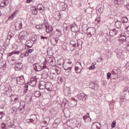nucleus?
<instances>
[{
    "mask_svg": "<svg viewBox=\"0 0 129 129\" xmlns=\"http://www.w3.org/2000/svg\"><path fill=\"white\" fill-rule=\"evenodd\" d=\"M20 51L14 50L8 54L7 61L10 65H15L17 61V55L20 54Z\"/></svg>",
    "mask_w": 129,
    "mask_h": 129,
    "instance_id": "nucleus-1",
    "label": "nucleus"
},
{
    "mask_svg": "<svg viewBox=\"0 0 129 129\" xmlns=\"http://www.w3.org/2000/svg\"><path fill=\"white\" fill-rule=\"evenodd\" d=\"M8 97L10 98V102L12 104H15V103H19L21 99L20 98V96L18 95H13L11 94L8 96Z\"/></svg>",
    "mask_w": 129,
    "mask_h": 129,
    "instance_id": "nucleus-2",
    "label": "nucleus"
},
{
    "mask_svg": "<svg viewBox=\"0 0 129 129\" xmlns=\"http://www.w3.org/2000/svg\"><path fill=\"white\" fill-rule=\"evenodd\" d=\"M26 121L27 123H33V124H35L38 121L37 116L35 114H32L30 116V119H27Z\"/></svg>",
    "mask_w": 129,
    "mask_h": 129,
    "instance_id": "nucleus-3",
    "label": "nucleus"
},
{
    "mask_svg": "<svg viewBox=\"0 0 129 129\" xmlns=\"http://www.w3.org/2000/svg\"><path fill=\"white\" fill-rule=\"evenodd\" d=\"M83 69V67H82V65L81 64V63L80 62H76L75 64V70L76 73H77L78 74H80V73H81L82 72V70Z\"/></svg>",
    "mask_w": 129,
    "mask_h": 129,
    "instance_id": "nucleus-4",
    "label": "nucleus"
},
{
    "mask_svg": "<svg viewBox=\"0 0 129 129\" xmlns=\"http://www.w3.org/2000/svg\"><path fill=\"white\" fill-rule=\"evenodd\" d=\"M44 66H46L44 64H40V63H36L33 64V68L35 71L39 72L43 70Z\"/></svg>",
    "mask_w": 129,
    "mask_h": 129,
    "instance_id": "nucleus-5",
    "label": "nucleus"
},
{
    "mask_svg": "<svg viewBox=\"0 0 129 129\" xmlns=\"http://www.w3.org/2000/svg\"><path fill=\"white\" fill-rule=\"evenodd\" d=\"M77 97L79 100H82V101H86L88 99V95L84 93L77 95Z\"/></svg>",
    "mask_w": 129,
    "mask_h": 129,
    "instance_id": "nucleus-6",
    "label": "nucleus"
},
{
    "mask_svg": "<svg viewBox=\"0 0 129 129\" xmlns=\"http://www.w3.org/2000/svg\"><path fill=\"white\" fill-rule=\"evenodd\" d=\"M12 110H13V113H16V114H20V113H24L25 110L22 109L20 107L17 108V107L13 106L12 107Z\"/></svg>",
    "mask_w": 129,
    "mask_h": 129,
    "instance_id": "nucleus-7",
    "label": "nucleus"
},
{
    "mask_svg": "<svg viewBox=\"0 0 129 129\" xmlns=\"http://www.w3.org/2000/svg\"><path fill=\"white\" fill-rule=\"evenodd\" d=\"M87 35L89 38H91L93 35L95 34V28L93 27H90L87 29Z\"/></svg>",
    "mask_w": 129,
    "mask_h": 129,
    "instance_id": "nucleus-8",
    "label": "nucleus"
},
{
    "mask_svg": "<svg viewBox=\"0 0 129 129\" xmlns=\"http://www.w3.org/2000/svg\"><path fill=\"white\" fill-rule=\"evenodd\" d=\"M16 82H17V84L19 85H23L25 83V78H24V76H21L14 79Z\"/></svg>",
    "mask_w": 129,
    "mask_h": 129,
    "instance_id": "nucleus-9",
    "label": "nucleus"
},
{
    "mask_svg": "<svg viewBox=\"0 0 129 129\" xmlns=\"http://www.w3.org/2000/svg\"><path fill=\"white\" fill-rule=\"evenodd\" d=\"M72 62L70 61L65 63L63 67L64 70H68V72L70 73L71 72V69H72Z\"/></svg>",
    "mask_w": 129,
    "mask_h": 129,
    "instance_id": "nucleus-10",
    "label": "nucleus"
},
{
    "mask_svg": "<svg viewBox=\"0 0 129 129\" xmlns=\"http://www.w3.org/2000/svg\"><path fill=\"white\" fill-rule=\"evenodd\" d=\"M38 80L36 77H32L30 79V81L28 83L29 85L32 86V87H35L37 84Z\"/></svg>",
    "mask_w": 129,
    "mask_h": 129,
    "instance_id": "nucleus-11",
    "label": "nucleus"
},
{
    "mask_svg": "<svg viewBox=\"0 0 129 129\" xmlns=\"http://www.w3.org/2000/svg\"><path fill=\"white\" fill-rule=\"evenodd\" d=\"M0 87L1 89L4 90L6 93H8V92L12 93V87H11V86L8 85L6 87L4 85H2Z\"/></svg>",
    "mask_w": 129,
    "mask_h": 129,
    "instance_id": "nucleus-12",
    "label": "nucleus"
},
{
    "mask_svg": "<svg viewBox=\"0 0 129 129\" xmlns=\"http://www.w3.org/2000/svg\"><path fill=\"white\" fill-rule=\"evenodd\" d=\"M42 70H43V72L42 74V77L47 78L49 76V74L48 73V72H49V68H48V67L45 66Z\"/></svg>",
    "mask_w": 129,
    "mask_h": 129,
    "instance_id": "nucleus-13",
    "label": "nucleus"
},
{
    "mask_svg": "<svg viewBox=\"0 0 129 129\" xmlns=\"http://www.w3.org/2000/svg\"><path fill=\"white\" fill-rule=\"evenodd\" d=\"M69 49L72 51H74L76 49V42L74 40H71L69 44Z\"/></svg>",
    "mask_w": 129,
    "mask_h": 129,
    "instance_id": "nucleus-14",
    "label": "nucleus"
},
{
    "mask_svg": "<svg viewBox=\"0 0 129 129\" xmlns=\"http://www.w3.org/2000/svg\"><path fill=\"white\" fill-rule=\"evenodd\" d=\"M116 53L117 54V58H118V59H119L120 58L123 57V55H124V53L125 52L123 51L122 50H121V49H117L116 50Z\"/></svg>",
    "mask_w": 129,
    "mask_h": 129,
    "instance_id": "nucleus-15",
    "label": "nucleus"
},
{
    "mask_svg": "<svg viewBox=\"0 0 129 129\" xmlns=\"http://www.w3.org/2000/svg\"><path fill=\"white\" fill-rule=\"evenodd\" d=\"M70 105H69V106H70V107H75V106L77 105V100L74 98H72L70 99Z\"/></svg>",
    "mask_w": 129,
    "mask_h": 129,
    "instance_id": "nucleus-16",
    "label": "nucleus"
},
{
    "mask_svg": "<svg viewBox=\"0 0 129 129\" xmlns=\"http://www.w3.org/2000/svg\"><path fill=\"white\" fill-rule=\"evenodd\" d=\"M102 38L103 42L105 43L110 39V36L108 35V33H103L102 35Z\"/></svg>",
    "mask_w": 129,
    "mask_h": 129,
    "instance_id": "nucleus-17",
    "label": "nucleus"
},
{
    "mask_svg": "<svg viewBox=\"0 0 129 129\" xmlns=\"http://www.w3.org/2000/svg\"><path fill=\"white\" fill-rule=\"evenodd\" d=\"M43 25L45 26L46 33H51L53 32V27L51 25L46 24H42Z\"/></svg>",
    "mask_w": 129,
    "mask_h": 129,
    "instance_id": "nucleus-18",
    "label": "nucleus"
},
{
    "mask_svg": "<svg viewBox=\"0 0 129 129\" xmlns=\"http://www.w3.org/2000/svg\"><path fill=\"white\" fill-rule=\"evenodd\" d=\"M15 69L16 71H20L23 68V63L20 62H17L15 63Z\"/></svg>",
    "mask_w": 129,
    "mask_h": 129,
    "instance_id": "nucleus-19",
    "label": "nucleus"
},
{
    "mask_svg": "<svg viewBox=\"0 0 129 129\" xmlns=\"http://www.w3.org/2000/svg\"><path fill=\"white\" fill-rule=\"evenodd\" d=\"M15 29L17 31H20L22 28H23V24L21 21H18L15 23Z\"/></svg>",
    "mask_w": 129,
    "mask_h": 129,
    "instance_id": "nucleus-20",
    "label": "nucleus"
},
{
    "mask_svg": "<svg viewBox=\"0 0 129 129\" xmlns=\"http://www.w3.org/2000/svg\"><path fill=\"white\" fill-rule=\"evenodd\" d=\"M46 85H47V84L46 83V82L44 81H40V84L39 86V89L41 90H44V89H46Z\"/></svg>",
    "mask_w": 129,
    "mask_h": 129,
    "instance_id": "nucleus-21",
    "label": "nucleus"
},
{
    "mask_svg": "<svg viewBox=\"0 0 129 129\" xmlns=\"http://www.w3.org/2000/svg\"><path fill=\"white\" fill-rule=\"evenodd\" d=\"M100 127L101 125L98 122H94L92 125V129H100Z\"/></svg>",
    "mask_w": 129,
    "mask_h": 129,
    "instance_id": "nucleus-22",
    "label": "nucleus"
},
{
    "mask_svg": "<svg viewBox=\"0 0 129 129\" xmlns=\"http://www.w3.org/2000/svg\"><path fill=\"white\" fill-rule=\"evenodd\" d=\"M33 44L35 43L29 39L26 42L25 48H32V47H33Z\"/></svg>",
    "mask_w": 129,
    "mask_h": 129,
    "instance_id": "nucleus-23",
    "label": "nucleus"
},
{
    "mask_svg": "<svg viewBox=\"0 0 129 129\" xmlns=\"http://www.w3.org/2000/svg\"><path fill=\"white\" fill-rule=\"evenodd\" d=\"M83 119L85 122H90L91 121V118L89 116V113H87V114L83 116Z\"/></svg>",
    "mask_w": 129,
    "mask_h": 129,
    "instance_id": "nucleus-24",
    "label": "nucleus"
},
{
    "mask_svg": "<svg viewBox=\"0 0 129 129\" xmlns=\"http://www.w3.org/2000/svg\"><path fill=\"white\" fill-rule=\"evenodd\" d=\"M31 11L33 15H37L38 14V9L37 8L34 6L31 7Z\"/></svg>",
    "mask_w": 129,
    "mask_h": 129,
    "instance_id": "nucleus-25",
    "label": "nucleus"
},
{
    "mask_svg": "<svg viewBox=\"0 0 129 129\" xmlns=\"http://www.w3.org/2000/svg\"><path fill=\"white\" fill-rule=\"evenodd\" d=\"M9 5V1L8 0H4L0 4V7L4 8V7H7Z\"/></svg>",
    "mask_w": 129,
    "mask_h": 129,
    "instance_id": "nucleus-26",
    "label": "nucleus"
},
{
    "mask_svg": "<svg viewBox=\"0 0 129 129\" xmlns=\"http://www.w3.org/2000/svg\"><path fill=\"white\" fill-rule=\"evenodd\" d=\"M20 57L25 58V57H28L29 56V53L27 51L23 52L22 51H20Z\"/></svg>",
    "mask_w": 129,
    "mask_h": 129,
    "instance_id": "nucleus-27",
    "label": "nucleus"
},
{
    "mask_svg": "<svg viewBox=\"0 0 129 129\" xmlns=\"http://www.w3.org/2000/svg\"><path fill=\"white\" fill-rule=\"evenodd\" d=\"M117 34V31L115 29L110 30L109 31V35L111 37H114Z\"/></svg>",
    "mask_w": 129,
    "mask_h": 129,
    "instance_id": "nucleus-28",
    "label": "nucleus"
},
{
    "mask_svg": "<svg viewBox=\"0 0 129 129\" xmlns=\"http://www.w3.org/2000/svg\"><path fill=\"white\" fill-rule=\"evenodd\" d=\"M59 39L58 38H54L50 40V43L52 44V45H53V46H55V45H57V43H58Z\"/></svg>",
    "mask_w": 129,
    "mask_h": 129,
    "instance_id": "nucleus-29",
    "label": "nucleus"
},
{
    "mask_svg": "<svg viewBox=\"0 0 129 129\" xmlns=\"http://www.w3.org/2000/svg\"><path fill=\"white\" fill-rule=\"evenodd\" d=\"M62 105H64V106H69V105H70V100L68 101L67 99H64L63 100Z\"/></svg>",
    "mask_w": 129,
    "mask_h": 129,
    "instance_id": "nucleus-30",
    "label": "nucleus"
},
{
    "mask_svg": "<svg viewBox=\"0 0 129 129\" xmlns=\"http://www.w3.org/2000/svg\"><path fill=\"white\" fill-rule=\"evenodd\" d=\"M45 89H46L47 91H52V85H51L50 83L46 84Z\"/></svg>",
    "mask_w": 129,
    "mask_h": 129,
    "instance_id": "nucleus-31",
    "label": "nucleus"
},
{
    "mask_svg": "<svg viewBox=\"0 0 129 129\" xmlns=\"http://www.w3.org/2000/svg\"><path fill=\"white\" fill-rule=\"evenodd\" d=\"M28 88H29L28 84H25L23 88V93H27L28 92Z\"/></svg>",
    "mask_w": 129,
    "mask_h": 129,
    "instance_id": "nucleus-32",
    "label": "nucleus"
},
{
    "mask_svg": "<svg viewBox=\"0 0 129 129\" xmlns=\"http://www.w3.org/2000/svg\"><path fill=\"white\" fill-rule=\"evenodd\" d=\"M59 123H60V118L56 119L54 120V122L53 123V126L57 127V126H58V124H59Z\"/></svg>",
    "mask_w": 129,
    "mask_h": 129,
    "instance_id": "nucleus-33",
    "label": "nucleus"
},
{
    "mask_svg": "<svg viewBox=\"0 0 129 129\" xmlns=\"http://www.w3.org/2000/svg\"><path fill=\"white\" fill-rule=\"evenodd\" d=\"M49 64L50 66H56V61L55 60V58L50 59V61H49Z\"/></svg>",
    "mask_w": 129,
    "mask_h": 129,
    "instance_id": "nucleus-34",
    "label": "nucleus"
},
{
    "mask_svg": "<svg viewBox=\"0 0 129 129\" xmlns=\"http://www.w3.org/2000/svg\"><path fill=\"white\" fill-rule=\"evenodd\" d=\"M82 44H83V42L81 40L77 41V47L79 49H81V48H82Z\"/></svg>",
    "mask_w": 129,
    "mask_h": 129,
    "instance_id": "nucleus-35",
    "label": "nucleus"
},
{
    "mask_svg": "<svg viewBox=\"0 0 129 129\" xmlns=\"http://www.w3.org/2000/svg\"><path fill=\"white\" fill-rule=\"evenodd\" d=\"M63 27H64V28H66V30L67 31H68V30H70V29H71V30H72V29H73L74 26L73 25V26H67V24L64 23L63 24Z\"/></svg>",
    "mask_w": 129,
    "mask_h": 129,
    "instance_id": "nucleus-36",
    "label": "nucleus"
},
{
    "mask_svg": "<svg viewBox=\"0 0 129 129\" xmlns=\"http://www.w3.org/2000/svg\"><path fill=\"white\" fill-rule=\"evenodd\" d=\"M115 26L117 29H119L121 27V22L120 21H117L115 22Z\"/></svg>",
    "mask_w": 129,
    "mask_h": 129,
    "instance_id": "nucleus-37",
    "label": "nucleus"
},
{
    "mask_svg": "<svg viewBox=\"0 0 129 129\" xmlns=\"http://www.w3.org/2000/svg\"><path fill=\"white\" fill-rule=\"evenodd\" d=\"M37 8L39 11H44L45 10V8H44V6L42 4H38Z\"/></svg>",
    "mask_w": 129,
    "mask_h": 129,
    "instance_id": "nucleus-38",
    "label": "nucleus"
},
{
    "mask_svg": "<svg viewBox=\"0 0 129 129\" xmlns=\"http://www.w3.org/2000/svg\"><path fill=\"white\" fill-rule=\"evenodd\" d=\"M26 105V103L25 102V101H21L20 102V108H22L23 109L25 110V106Z\"/></svg>",
    "mask_w": 129,
    "mask_h": 129,
    "instance_id": "nucleus-39",
    "label": "nucleus"
},
{
    "mask_svg": "<svg viewBox=\"0 0 129 129\" xmlns=\"http://www.w3.org/2000/svg\"><path fill=\"white\" fill-rule=\"evenodd\" d=\"M29 40L32 42L33 43H36L37 42V37L36 36H31V38H29Z\"/></svg>",
    "mask_w": 129,
    "mask_h": 129,
    "instance_id": "nucleus-40",
    "label": "nucleus"
},
{
    "mask_svg": "<svg viewBox=\"0 0 129 129\" xmlns=\"http://www.w3.org/2000/svg\"><path fill=\"white\" fill-rule=\"evenodd\" d=\"M57 63L59 66L62 65L63 67H64V64H65L64 63V59L61 58L58 60Z\"/></svg>",
    "mask_w": 129,
    "mask_h": 129,
    "instance_id": "nucleus-41",
    "label": "nucleus"
},
{
    "mask_svg": "<svg viewBox=\"0 0 129 129\" xmlns=\"http://www.w3.org/2000/svg\"><path fill=\"white\" fill-rule=\"evenodd\" d=\"M41 92H40V91H34V96H35V97H40L41 96Z\"/></svg>",
    "mask_w": 129,
    "mask_h": 129,
    "instance_id": "nucleus-42",
    "label": "nucleus"
},
{
    "mask_svg": "<svg viewBox=\"0 0 129 129\" xmlns=\"http://www.w3.org/2000/svg\"><path fill=\"white\" fill-rule=\"evenodd\" d=\"M113 1L116 5H121L123 3V0H113Z\"/></svg>",
    "mask_w": 129,
    "mask_h": 129,
    "instance_id": "nucleus-43",
    "label": "nucleus"
},
{
    "mask_svg": "<svg viewBox=\"0 0 129 129\" xmlns=\"http://www.w3.org/2000/svg\"><path fill=\"white\" fill-rule=\"evenodd\" d=\"M96 64V62H93L91 66L89 67V70H93V69H95V65Z\"/></svg>",
    "mask_w": 129,
    "mask_h": 129,
    "instance_id": "nucleus-44",
    "label": "nucleus"
},
{
    "mask_svg": "<svg viewBox=\"0 0 129 129\" xmlns=\"http://www.w3.org/2000/svg\"><path fill=\"white\" fill-rule=\"evenodd\" d=\"M9 37H10V39L11 38H13V37H14V36H15V31L10 30L9 33Z\"/></svg>",
    "mask_w": 129,
    "mask_h": 129,
    "instance_id": "nucleus-45",
    "label": "nucleus"
},
{
    "mask_svg": "<svg viewBox=\"0 0 129 129\" xmlns=\"http://www.w3.org/2000/svg\"><path fill=\"white\" fill-rule=\"evenodd\" d=\"M121 21L122 22V23H127V22H128V19H127V17H122L121 19Z\"/></svg>",
    "mask_w": 129,
    "mask_h": 129,
    "instance_id": "nucleus-46",
    "label": "nucleus"
},
{
    "mask_svg": "<svg viewBox=\"0 0 129 129\" xmlns=\"http://www.w3.org/2000/svg\"><path fill=\"white\" fill-rule=\"evenodd\" d=\"M57 83L58 84H61V83L63 82V79H62L61 77H58L57 79Z\"/></svg>",
    "mask_w": 129,
    "mask_h": 129,
    "instance_id": "nucleus-47",
    "label": "nucleus"
},
{
    "mask_svg": "<svg viewBox=\"0 0 129 129\" xmlns=\"http://www.w3.org/2000/svg\"><path fill=\"white\" fill-rule=\"evenodd\" d=\"M119 40L121 42H124L126 40V36H120Z\"/></svg>",
    "mask_w": 129,
    "mask_h": 129,
    "instance_id": "nucleus-48",
    "label": "nucleus"
},
{
    "mask_svg": "<svg viewBox=\"0 0 129 129\" xmlns=\"http://www.w3.org/2000/svg\"><path fill=\"white\" fill-rule=\"evenodd\" d=\"M62 48L64 51H66V50H68V49L67 48V43H63L62 44Z\"/></svg>",
    "mask_w": 129,
    "mask_h": 129,
    "instance_id": "nucleus-49",
    "label": "nucleus"
},
{
    "mask_svg": "<svg viewBox=\"0 0 129 129\" xmlns=\"http://www.w3.org/2000/svg\"><path fill=\"white\" fill-rule=\"evenodd\" d=\"M115 125H116V121H113L112 124H111V127L112 128H113V127H115Z\"/></svg>",
    "mask_w": 129,
    "mask_h": 129,
    "instance_id": "nucleus-50",
    "label": "nucleus"
},
{
    "mask_svg": "<svg viewBox=\"0 0 129 129\" xmlns=\"http://www.w3.org/2000/svg\"><path fill=\"white\" fill-rule=\"evenodd\" d=\"M18 38H19V40H25V39H26V36H25V35L19 36Z\"/></svg>",
    "mask_w": 129,
    "mask_h": 129,
    "instance_id": "nucleus-51",
    "label": "nucleus"
},
{
    "mask_svg": "<svg viewBox=\"0 0 129 129\" xmlns=\"http://www.w3.org/2000/svg\"><path fill=\"white\" fill-rule=\"evenodd\" d=\"M2 129H7V125L5 124V123H2L1 124Z\"/></svg>",
    "mask_w": 129,
    "mask_h": 129,
    "instance_id": "nucleus-52",
    "label": "nucleus"
},
{
    "mask_svg": "<svg viewBox=\"0 0 129 129\" xmlns=\"http://www.w3.org/2000/svg\"><path fill=\"white\" fill-rule=\"evenodd\" d=\"M71 26H73V29L74 28L76 30H78V26H77V24H76V23H74Z\"/></svg>",
    "mask_w": 129,
    "mask_h": 129,
    "instance_id": "nucleus-53",
    "label": "nucleus"
},
{
    "mask_svg": "<svg viewBox=\"0 0 129 129\" xmlns=\"http://www.w3.org/2000/svg\"><path fill=\"white\" fill-rule=\"evenodd\" d=\"M50 121V117H47L45 119L44 123H48Z\"/></svg>",
    "mask_w": 129,
    "mask_h": 129,
    "instance_id": "nucleus-54",
    "label": "nucleus"
},
{
    "mask_svg": "<svg viewBox=\"0 0 129 129\" xmlns=\"http://www.w3.org/2000/svg\"><path fill=\"white\" fill-rule=\"evenodd\" d=\"M56 32H57V33L58 37H60V36H61V30L56 29Z\"/></svg>",
    "mask_w": 129,
    "mask_h": 129,
    "instance_id": "nucleus-55",
    "label": "nucleus"
},
{
    "mask_svg": "<svg viewBox=\"0 0 129 129\" xmlns=\"http://www.w3.org/2000/svg\"><path fill=\"white\" fill-rule=\"evenodd\" d=\"M111 73L113 74V75H117V70H114L113 71H112Z\"/></svg>",
    "mask_w": 129,
    "mask_h": 129,
    "instance_id": "nucleus-56",
    "label": "nucleus"
},
{
    "mask_svg": "<svg viewBox=\"0 0 129 129\" xmlns=\"http://www.w3.org/2000/svg\"><path fill=\"white\" fill-rule=\"evenodd\" d=\"M98 11L100 14H102L103 13V8L102 7L98 9Z\"/></svg>",
    "mask_w": 129,
    "mask_h": 129,
    "instance_id": "nucleus-57",
    "label": "nucleus"
},
{
    "mask_svg": "<svg viewBox=\"0 0 129 129\" xmlns=\"http://www.w3.org/2000/svg\"><path fill=\"white\" fill-rule=\"evenodd\" d=\"M110 77H111V74L110 73H108L107 74V79H110Z\"/></svg>",
    "mask_w": 129,
    "mask_h": 129,
    "instance_id": "nucleus-58",
    "label": "nucleus"
},
{
    "mask_svg": "<svg viewBox=\"0 0 129 129\" xmlns=\"http://www.w3.org/2000/svg\"><path fill=\"white\" fill-rule=\"evenodd\" d=\"M8 125L9 126H13V125H14V122H11V121H9L8 122Z\"/></svg>",
    "mask_w": 129,
    "mask_h": 129,
    "instance_id": "nucleus-59",
    "label": "nucleus"
},
{
    "mask_svg": "<svg viewBox=\"0 0 129 129\" xmlns=\"http://www.w3.org/2000/svg\"><path fill=\"white\" fill-rule=\"evenodd\" d=\"M41 40L45 39L46 41H48V37H44L43 36H41Z\"/></svg>",
    "mask_w": 129,
    "mask_h": 129,
    "instance_id": "nucleus-60",
    "label": "nucleus"
},
{
    "mask_svg": "<svg viewBox=\"0 0 129 129\" xmlns=\"http://www.w3.org/2000/svg\"><path fill=\"white\" fill-rule=\"evenodd\" d=\"M128 67H129V62H127L124 66V68H125L126 69H127Z\"/></svg>",
    "mask_w": 129,
    "mask_h": 129,
    "instance_id": "nucleus-61",
    "label": "nucleus"
},
{
    "mask_svg": "<svg viewBox=\"0 0 129 129\" xmlns=\"http://www.w3.org/2000/svg\"><path fill=\"white\" fill-rule=\"evenodd\" d=\"M27 53H32V52H34V49H30L28 51H27Z\"/></svg>",
    "mask_w": 129,
    "mask_h": 129,
    "instance_id": "nucleus-62",
    "label": "nucleus"
},
{
    "mask_svg": "<svg viewBox=\"0 0 129 129\" xmlns=\"http://www.w3.org/2000/svg\"><path fill=\"white\" fill-rule=\"evenodd\" d=\"M109 107H110V109H111V110H112V109L113 108V105L111 103H110Z\"/></svg>",
    "mask_w": 129,
    "mask_h": 129,
    "instance_id": "nucleus-63",
    "label": "nucleus"
},
{
    "mask_svg": "<svg viewBox=\"0 0 129 129\" xmlns=\"http://www.w3.org/2000/svg\"><path fill=\"white\" fill-rule=\"evenodd\" d=\"M126 48L127 51H129V42H128L127 43V45H126Z\"/></svg>",
    "mask_w": 129,
    "mask_h": 129,
    "instance_id": "nucleus-64",
    "label": "nucleus"
}]
</instances>
